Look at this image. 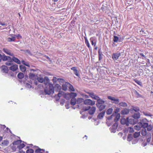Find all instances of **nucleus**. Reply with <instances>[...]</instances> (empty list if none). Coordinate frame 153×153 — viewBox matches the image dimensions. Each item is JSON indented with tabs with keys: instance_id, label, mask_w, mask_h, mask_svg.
Masks as SVG:
<instances>
[{
	"instance_id": "40",
	"label": "nucleus",
	"mask_w": 153,
	"mask_h": 153,
	"mask_svg": "<svg viewBox=\"0 0 153 153\" xmlns=\"http://www.w3.org/2000/svg\"><path fill=\"white\" fill-rule=\"evenodd\" d=\"M113 111V109L111 108H109L106 111V114L108 115L111 114Z\"/></svg>"
},
{
	"instance_id": "56",
	"label": "nucleus",
	"mask_w": 153,
	"mask_h": 153,
	"mask_svg": "<svg viewBox=\"0 0 153 153\" xmlns=\"http://www.w3.org/2000/svg\"><path fill=\"white\" fill-rule=\"evenodd\" d=\"M65 100L64 99H62L60 100V104L61 105H63L64 103L65 102Z\"/></svg>"
},
{
	"instance_id": "55",
	"label": "nucleus",
	"mask_w": 153,
	"mask_h": 153,
	"mask_svg": "<svg viewBox=\"0 0 153 153\" xmlns=\"http://www.w3.org/2000/svg\"><path fill=\"white\" fill-rule=\"evenodd\" d=\"M90 108H91V107L88 106L87 107H84L83 109L85 111H87L89 110Z\"/></svg>"
},
{
	"instance_id": "45",
	"label": "nucleus",
	"mask_w": 153,
	"mask_h": 153,
	"mask_svg": "<svg viewBox=\"0 0 153 153\" xmlns=\"http://www.w3.org/2000/svg\"><path fill=\"white\" fill-rule=\"evenodd\" d=\"M69 89L72 91H75V89L73 87V86L70 84V85H68V86Z\"/></svg>"
},
{
	"instance_id": "52",
	"label": "nucleus",
	"mask_w": 153,
	"mask_h": 153,
	"mask_svg": "<svg viewBox=\"0 0 153 153\" xmlns=\"http://www.w3.org/2000/svg\"><path fill=\"white\" fill-rule=\"evenodd\" d=\"M9 62H6L5 64L7 66H11L12 64V61H8Z\"/></svg>"
},
{
	"instance_id": "7",
	"label": "nucleus",
	"mask_w": 153,
	"mask_h": 153,
	"mask_svg": "<svg viewBox=\"0 0 153 153\" xmlns=\"http://www.w3.org/2000/svg\"><path fill=\"white\" fill-rule=\"evenodd\" d=\"M121 54V53L119 52L114 53L112 55V58L114 61L117 60L119 57L120 56Z\"/></svg>"
},
{
	"instance_id": "13",
	"label": "nucleus",
	"mask_w": 153,
	"mask_h": 153,
	"mask_svg": "<svg viewBox=\"0 0 153 153\" xmlns=\"http://www.w3.org/2000/svg\"><path fill=\"white\" fill-rule=\"evenodd\" d=\"M140 132L141 135L143 136H146V135H147V134L149 133L147 132L146 129L145 128H143L141 131L140 132Z\"/></svg>"
},
{
	"instance_id": "49",
	"label": "nucleus",
	"mask_w": 153,
	"mask_h": 153,
	"mask_svg": "<svg viewBox=\"0 0 153 153\" xmlns=\"http://www.w3.org/2000/svg\"><path fill=\"white\" fill-rule=\"evenodd\" d=\"M88 94H89L90 97L92 98H93V97L94 96V94L93 92H90V93H88Z\"/></svg>"
},
{
	"instance_id": "21",
	"label": "nucleus",
	"mask_w": 153,
	"mask_h": 153,
	"mask_svg": "<svg viewBox=\"0 0 153 153\" xmlns=\"http://www.w3.org/2000/svg\"><path fill=\"white\" fill-rule=\"evenodd\" d=\"M120 117V114H117L114 115V121L115 122H117V121L119 120Z\"/></svg>"
},
{
	"instance_id": "10",
	"label": "nucleus",
	"mask_w": 153,
	"mask_h": 153,
	"mask_svg": "<svg viewBox=\"0 0 153 153\" xmlns=\"http://www.w3.org/2000/svg\"><path fill=\"white\" fill-rule=\"evenodd\" d=\"M18 69V65L15 64H13L9 68V69L13 71H15L17 70Z\"/></svg>"
},
{
	"instance_id": "3",
	"label": "nucleus",
	"mask_w": 153,
	"mask_h": 153,
	"mask_svg": "<svg viewBox=\"0 0 153 153\" xmlns=\"http://www.w3.org/2000/svg\"><path fill=\"white\" fill-rule=\"evenodd\" d=\"M37 71L34 70H32L31 72L30 73L29 75L30 78L33 80H34V81L36 80L38 76Z\"/></svg>"
},
{
	"instance_id": "32",
	"label": "nucleus",
	"mask_w": 153,
	"mask_h": 153,
	"mask_svg": "<svg viewBox=\"0 0 153 153\" xmlns=\"http://www.w3.org/2000/svg\"><path fill=\"white\" fill-rule=\"evenodd\" d=\"M16 37L15 36H12L11 38L9 37L7 39V41L8 42H11L14 41L15 40Z\"/></svg>"
},
{
	"instance_id": "9",
	"label": "nucleus",
	"mask_w": 153,
	"mask_h": 153,
	"mask_svg": "<svg viewBox=\"0 0 153 153\" xmlns=\"http://www.w3.org/2000/svg\"><path fill=\"white\" fill-rule=\"evenodd\" d=\"M36 80H36L34 82V84L36 85H37L38 84V82L40 83H42L44 82V79L42 77H39L38 76H37V78L36 79Z\"/></svg>"
},
{
	"instance_id": "62",
	"label": "nucleus",
	"mask_w": 153,
	"mask_h": 153,
	"mask_svg": "<svg viewBox=\"0 0 153 153\" xmlns=\"http://www.w3.org/2000/svg\"><path fill=\"white\" fill-rule=\"evenodd\" d=\"M133 109L135 111H137L139 110V108L137 107H134Z\"/></svg>"
},
{
	"instance_id": "34",
	"label": "nucleus",
	"mask_w": 153,
	"mask_h": 153,
	"mask_svg": "<svg viewBox=\"0 0 153 153\" xmlns=\"http://www.w3.org/2000/svg\"><path fill=\"white\" fill-rule=\"evenodd\" d=\"M120 106H122L123 107H126L127 106V104L126 103L124 102H121L119 103Z\"/></svg>"
},
{
	"instance_id": "53",
	"label": "nucleus",
	"mask_w": 153,
	"mask_h": 153,
	"mask_svg": "<svg viewBox=\"0 0 153 153\" xmlns=\"http://www.w3.org/2000/svg\"><path fill=\"white\" fill-rule=\"evenodd\" d=\"M135 82L139 85H140L142 84L141 82L138 80L135 79L134 80Z\"/></svg>"
},
{
	"instance_id": "50",
	"label": "nucleus",
	"mask_w": 153,
	"mask_h": 153,
	"mask_svg": "<svg viewBox=\"0 0 153 153\" xmlns=\"http://www.w3.org/2000/svg\"><path fill=\"white\" fill-rule=\"evenodd\" d=\"M134 94L137 97H142L141 95L139 94V93L136 90H135Z\"/></svg>"
},
{
	"instance_id": "12",
	"label": "nucleus",
	"mask_w": 153,
	"mask_h": 153,
	"mask_svg": "<svg viewBox=\"0 0 153 153\" xmlns=\"http://www.w3.org/2000/svg\"><path fill=\"white\" fill-rule=\"evenodd\" d=\"M105 111H102L101 113H100L97 116V119H102L104 116L105 115Z\"/></svg>"
},
{
	"instance_id": "5",
	"label": "nucleus",
	"mask_w": 153,
	"mask_h": 153,
	"mask_svg": "<svg viewBox=\"0 0 153 153\" xmlns=\"http://www.w3.org/2000/svg\"><path fill=\"white\" fill-rule=\"evenodd\" d=\"M107 98L108 99L111 101L112 102L116 104H118L119 102V99L116 97L111 96H108Z\"/></svg>"
},
{
	"instance_id": "1",
	"label": "nucleus",
	"mask_w": 153,
	"mask_h": 153,
	"mask_svg": "<svg viewBox=\"0 0 153 153\" xmlns=\"http://www.w3.org/2000/svg\"><path fill=\"white\" fill-rule=\"evenodd\" d=\"M44 80L45 86L44 89L45 94L48 95L52 94L54 92V89L57 91L60 90L61 86L58 84H56L54 88L53 84L49 83V80L48 77H45Z\"/></svg>"
},
{
	"instance_id": "54",
	"label": "nucleus",
	"mask_w": 153,
	"mask_h": 153,
	"mask_svg": "<svg viewBox=\"0 0 153 153\" xmlns=\"http://www.w3.org/2000/svg\"><path fill=\"white\" fill-rule=\"evenodd\" d=\"M25 86L26 87L29 88H30L31 87V86L30 84L28 83H25Z\"/></svg>"
},
{
	"instance_id": "29",
	"label": "nucleus",
	"mask_w": 153,
	"mask_h": 153,
	"mask_svg": "<svg viewBox=\"0 0 153 153\" xmlns=\"http://www.w3.org/2000/svg\"><path fill=\"white\" fill-rule=\"evenodd\" d=\"M19 68L20 70L22 72L25 71L26 70V68L25 66L20 65H19Z\"/></svg>"
},
{
	"instance_id": "60",
	"label": "nucleus",
	"mask_w": 153,
	"mask_h": 153,
	"mask_svg": "<svg viewBox=\"0 0 153 153\" xmlns=\"http://www.w3.org/2000/svg\"><path fill=\"white\" fill-rule=\"evenodd\" d=\"M114 117V115L113 114H112L111 116H110L108 117V120H110L113 117Z\"/></svg>"
},
{
	"instance_id": "57",
	"label": "nucleus",
	"mask_w": 153,
	"mask_h": 153,
	"mask_svg": "<svg viewBox=\"0 0 153 153\" xmlns=\"http://www.w3.org/2000/svg\"><path fill=\"white\" fill-rule=\"evenodd\" d=\"M119 109L118 108H117L115 109L114 111V112L115 113V114H117V113L119 112Z\"/></svg>"
},
{
	"instance_id": "58",
	"label": "nucleus",
	"mask_w": 153,
	"mask_h": 153,
	"mask_svg": "<svg viewBox=\"0 0 153 153\" xmlns=\"http://www.w3.org/2000/svg\"><path fill=\"white\" fill-rule=\"evenodd\" d=\"M140 56H142V57H141V58L142 59H144L145 58H146V56H145V55L143 54V53H140Z\"/></svg>"
},
{
	"instance_id": "24",
	"label": "nucleus",
	"mask_w": 153,
	"mask_h": 153,
	"mask_svg": "<svg viewBox=\"0 0 153 153\" xmlns=\"http://www.w3.org/2000/svg\"><path fill=\"white\" fill-rule=\"evenodd\" d=\"M146 138L147 142L148 143L151 140V134L150 133H149L147 134V135L146 136Z\"/></svg>"
},
{
	"instance_id": "38",
	"label": "nucleus",
	"mask_w": 153,
	"mask_h": 153,
	"mask_svg": "<svg viewBox=\"0 0 153 153\" xmlns=\"http://www.w3.org/2000/svg\"><path fill=\"white\" fill-rule=\"evenodd\" d=\"M92 99L97 100V102H98V101H100V100H102V99H100L99 97L95 95L93 97Z\"/></svg>"
},
{
	"instance_id": "4",
	"label": "nucleus",
	"mask_w": 153,
	"mask_h": 153,
	"mask_svg": "<svg viewBox=\"0 0 153 153\" xmlns=\"http://www.w3.org/2000/svg\"><path fill=\"white\" fill-rule=\"evenodd\" d=\"M149 121L146 118L141 120L139 122L142 127L146 128L148 126Z\"/></svg>"
},
{
	"instance_id": "16",
	"label": "nucleus",
	"mask_w": 153,
	"mask_h": 153,
	"mask_svg": "<svg viewBox=\"0 0 153 153\" xmlns=\"http://www.w3.org/2000/svg\"><path fill=\"white\" fill-rule=\"evenodd\" d=\"M11 59L12 60V62L13 61L19 64H20L21 63L20 61L17 58L15 57V56H13Z\"/></svg>"
},
{
	"instance_id": "36",
	"label": "nucleus",
	"mask_w": 153,
	"mask_h": 153,
	"mask_svg": "<svg viewBox=\"0 0 153 153\" xmlns=\"http://www.w3.org/2000/svg\"><path fill=\"white\" fill-rule=\"evenodd\" d=\"M146 128H147V129L148 131H150L152 129L153 126L152 125H149L148 124V126L146 127Z\"/></svg>"
},
{
	"instance_id": "22",
	"label": "nucleus",
	"mask_w": 153,
	"mask_h": 153,
	"mask_svg": "<svg viewBox=\"0 0 153 153\" xmlns=\"http://www.w3.org/2000/svg\"><path fill=\"white\" fill-rule=\"evenodd\" d=\"M52 81L54 83H55L57 81H59V82H60L61 81H62V82H63L64 81V80L61 78L57 79L56 77H53V78L52 79Z\"/></svg>"
},
{
	"instance_id": "46",
	"label": "nucleus",
	"mask_w": 153,
	"mask_h": 153,
	"mask_svg": "<svg viewBox=\"0 0 153 153\" xmlns=\"http://www.w3.org/2000/svg\"><path fill=\"white\" fill-rule=\"evenodd\" d=\"M25 146V145L24 143H22L21 144H20L18 146H17V148H18V149H20L23 148Z\"/></svg>"
},
{
	"instance_id": "42",
	"label": "nucleus",
	"mask_w": 153,
	"mask_h": 153,
	"mask_svg": "<svg viewBox=\"0 0 153 153\" xmlns=\"http://www.w3.org/2000/svg\"><path fill=\"white\" fill-rule=\"evenodd\" d=\"M68 95L69 96L72 97V98H75L77 96V94L76 93L71 92L70 94H69Z\"/></svg>"
},
{
	"instance_id": "30",
	"label": "nucleus",
	"mask_w": 153,
	"mask_h": 153,
	"mask_svg": "<svg viewBox=\"0 0 153 153\" xmlns=\"http://www.w3.org/2000/svg\"><path fill=\"white\" fill-rule=\"evenodd\" d=\"M76 102V100L75 98H72L71 101V104L72 105H74Z\"/></svg>"
},
{
	"instance_id": "44",
	"label": "nucleus",
	"mask_w": 153,
	"mask_h": 153,
	"mask_svg": "<svg viewBox=\"0 0 153 153\" xmlns=\"http://www.w3.org/2000/svg\"><path fill=\"white\" fill-rule=\"evenodd\" d=\"M84 100L83 98H79L77 99L76 100V103L78 104L82 102H84Z\"/></svg>"
},
{
	"instance_id": "63",
	"label": "nucleus",
	"mask_w": 153,
	"mask_h": 153,
	"mask_svg": "<svg viewBox=\"0 0 153 153\" xmlns=\"http://www.w3.org/2000/svg\"><path fill=\"white\" fill-rule=\"evenodd\" d=\"M82 95L83 96V97H84L85 98H89V96L87 95L83 94H82Z\"/></svg>"
},
{
	"instance_id": "17",
	"label": "nucleus",
	"mask_w": 153,
	"mask_h": 153,
	"mask_svg": "<svg viewBox=\"0 0 153 153\" xmlns=\"http://www.w3.org/2000/svg\"><path fill=\"white\" fill-rule=\"evenodd\" d=\"M1 69L3 72L5 73H7L8 72V67L4 65H2L1 67Z\"/></svg>"
},
{
	"instance_id": "23",
	"label": "nucleus",
	"mask_w": 153,
	"mask_h": 153,
	"mask_svg": "<svg viewBox=\"0 0 153 153\" xmlns=\"http://www.w3.org/2000/svg\"><path fill=\"white\" fill-rule=\"evenodd\" d=\"M3 51L6 53L8 55H9L10 56H12L13 55V54L10 52V51L7 48H4L3 49Z\"/></svg>"
},
{
	"instance_id": "15",
	"label": "nucleus",
	"mask_w": 153,
	"mask_h": 153,
	"mask_svg": "<svg viewBox=\"0 0 153 153\" xmlns=\"http://www.w3.org/2000/svg\"><path fill=\"white\" fill-rule=\"evenodd\" d=\"M2 59L4 61H5L6 60H7L8 61H12L11 58L10 56H6L5 55L3 57H2Z\"/></svg>"
},
{
	"instance_id": "26",
	"label": "nucleus",
	"mask_w": 153,
	"mask_h": 153,
	"mask_svg": "<svg viewBox=\"0 0 153 153\" xmlns=\"http://www.w3.org/2000/svg\"><path fill=\"white\" fill-rule=\"evenodd\" d=\"M142 127L140 124H139V123H138L136 125L134 126V129L138 131Z\"/></svg>"
},
{
	"instance_id": "31",
	"label": "nucleus",
	"mask_w": 153,
	"mask_h": 153,
	"mask_svg": "<svg viewBox=\"0 0 153 153\" xmlns=\"http://www.w3.org/2000/svg\"><path fill=\"white\" fill-rule=\"evenodd\" d=\"M90 40L91 42L92 45H94V46H95L96 45L95 39L93 37H91L90 39Z\"/></svg>"
},
{
	"instance_id": "47",
	"label": "nucleus",
	"mask_w": 153,
	"mask_h": 153,
	"mask_svg": "<svg viewBox=\"0 0 153 153\" xmlns=\"http://www.w3.org/2000/svg\"><path fill=\"white\" fill-rule=\"evenodd\" d=\"M127 131H129L130 133H131L134 131L133 128L131 127H128L127 129Z\"/></svg>"
},
{
	"instance_id": "35",
	"label": "nucleus",
	"mask_w": 153,
	"mask_h": 153,
	"mask_svg": "<svg viewBox=\"0 0 153 153\" xmlns=\"http://www.w3.org/2000/svg\"><path fill=\"white\" fill-rule=\"evenodd\" d=\"M119 38L117 36H114L113 41L114 42L117 43L119 41Z\"/></svg>"
},
{
	"instance_id": "11",
	"label": "nucleus",
	"mask_w": 153,
	"mask_h": 153,
	"mask_svg": "<svg viewBox=\"0 0 153 153\" xmlns=\"http://www.w3.org/2000/svg\"><path fill=\"white\" fill-rule=\"evenodd\" d=\"M127 119L128 120V124L129 123L131 124H134L136 123L137 122L136 119H135L132 117L130 119H129V117H127Z\"/></svg>"
},
{
	"instance_id": "2",
	"label": "nucleus",
	"mask_w": 153,
	"mask_h": 153,
	"mask_svg": "<svg viewBox=\"0 0 153 153\" xmlns=\"http://www.w3.org/2000/svg\"><path fill=\"white\" fill-rule=\"evenodd\" d=\"M106 103L102 99L97 102L96 105L100 111H102L105 108Z\"/></svg>"
},
{
	"instance_id": "14",
	"label": "nucleus",
	"mask_w": 153,
	"mask_h": 153,
	"mask_svg": "<svg viewBox=\"0 0 153 153\" xmlns=\"http://www.w3.org/2000/svg\"><path fill=\"white\" fill-rule=\"evenodd\" d=\"M121 123L122 124H126V126H128V120L127 119V118L126 119H125L124 118H122L120 121Z\"/></svg>"
},
{
	"instance_id": "27",
	"label": "nucleus",
	"mask_w": 153,
	"mask_h": 153,
	"mask_svg": "<svg viewBox=\"0 0 153 153\" xmlns=\"http://www.w3.org/2000/svg\"><path fill=\"white\" fill-rule=\"evenodd\" d=\"M9 143V142L7 140H4L2 142L1 145L2 146H7L8 145Z\"/></svg>"
},
{
	"instance_id": "59",
	"label": "nucleus",
	"mask_w": 153,
	"mask_h": 153,
	"mask_svg": "<svg viewBox=\"0 0 153 153\" xmlns=\"http://www.w3.org/2000/svg\"><path fill=\"white\" fill-rule=\"evenodd\" d=\"M74 74H75L76 76H79V74L78 73V71L77 70H75L74 71Z\"/></svg>"
},
{
	"instance_id": "64",
	"label": "nucleus",
	"mask_w": 153,
	"mask_h": 153,
	"mask_svg": "<svg viewBox=\"0 0 153 153\" xmlns=\"http://www.w3.org/2000/svg\"><path fill=\"white\" fill-rule=\"evenodd\" d=\"M146 145H147V143L145 142H143V143L142 144V145L144 147L146 146Z\"/></svg>"
},
{
	"instance_id": "6",
	"label": "nucleus",
	"mask_w": 153,
	"mask_h": 153,
	"mask_svg": "<svg viewBox=\"0 0 153 153\" xmlns=\"http://www.w3.org/2000/svg\"><path fill=\"white\" fill-rule=\"evenodd\" d=\"M84 103L86 105H93L95 104V101L90 99H86L84 101Z\"/></svg>"
},
{
	"instance_id": "37",
	"label": "nucleus",
	"mask_w": 153,
	"mask_h": 153,
	"mask_svg": "<svg viewBox=\"0 0 153 153\" xmlns=\"http://www.w3.org/2000/svg\"><path fill=\"white\" fill-rule=\"evenodd\" d=\"M17 76L19 79H22L24 77V75L23 73L20 72L18 74Z\"/></svg>"
},
{
	"instance_id": "25",
	"label": "nucleus",
	"mask_w": 153,
	"mask_h": 153,
	"mask_svg": "<svg viewBox=\"0 0 153 153\" xmlns=\"http://www.w3.org/2000/svg\"><path fill=\"white\" fill-rule=\"evenodd\" d=\"M132 117L136 119L137 121V119L140 117V114L139 113L137 112L136 113L134 114L133 115Z\"/></svg>"
},
{
	"instance_id": "51",
	"label": "nucleus",
	"mask_w": 153,
	"mask_h": 153,
	"mask_svg": "<svg viewBox=\"0 0 153 153\" xmlns=\"http://www.w3.org/2000/svg\"><path fill=\"white\" fill-rule=\"evenodd\" d=\"M34 152V151L32 149H29L26 151L27 153H33Z\"/></svg>"
},
{
	"instance_id": "19",
	"label": "nucleus",
	"mask_w": 153,
	"mask_h": 153,
	"mask_svg": "<svg viewBox=\"0 0 153 153\" xmlns=\"http://www.w3.org/2000/svg\"><path fill=\"white\" fill-rule=\"evenodd\" d=\"M129 112V110L126 108H125L122 110L121 112V114H127Z\"/></svg>"
},
{
	"instance_id": "43",
	"label": "nucleus",
	"mask_w": 153,
	"mask_h": 153,
	"mask_svg": "<svg viewBox=\"0 0 153 153\" xmlns=\"http://www.w3.org/2000/svg\"><path fill=\"white\" fill-rule=\"evenodd\" d=\"M84 38L85 39V44H86L87 47L88 48H89L90 47V45L88 40L86 37H84Z\"/></svg>"
},
{
	"instance_id": "41",
	"label": "nucleus",
	"mask_w": 153,
	"mask_h": 153,
	"mask_svg": "<svg viewBox=\"0 0 153 153\" xmlns=\"http://www.w3.org/2000/svg\"><path fill=\"white\" fill-rule=\"evenodd\" d=\"M140 134V132H135L133 134V137L134 138H136L139 137Z\"/></svg>"
},
{
	"instance_id": "20",
	"label": "nucleus",
	"mask_w": 153,
	"mask_h": 153,
	"mask_svg": "<svg viewBox=\"0 0 153 153\" xmlns=\"http://www.w3.org/2000/svg\"><path fill=\"white\" fill-rule=\"evenodd\" d=\"M96 110V108L93 106L90 109L89 111V114L90 115L93 114Z\"/></svg>"
},
{
	"instance_id": "33",
	"label": "nucleus",
	"mask_w": 153,
	"mask_h": 153,
	"mask_svg": "<svg viewBox=\"0 0 153 153\" xmlns=\"http://www.w3.org/2000/svg\"><path fill=\"white\" fill-rule=\"evenodd\" d=\"M64 94V93L62 91L59 92V93L58 94V98H56V101H58L59 99V97L62 96V95H63Z\"/></svg>"
},
{
	"instance_id": "18",
	"label": "nucleus",
	"mask_w": 153,
	"mask_h": 153,
	"mask_svg": "<svg viewBox=\"0 0 153 153\" xmlns=\"http://www.w3.org/2000/svg\"><path fill=\"white\" fill-rule=\"evenodd\" d=\"M68 85H70V83L68 82H66L65 84L62 85V89L64 91H66L67 89V87L68 86Z\"/></svg>"
},
{
	"instance_id": "28",
	"label": "nucleus",
	"mask_w": 153,
	"mask_h": 153,
	"mask_svg": "<svg viewBox=\"0 0 153 153\" xmlns=\"http://www.w3.org/2000/svg\"><path fill=\"white\" fill-rule=\"evenodd\" d=\"M100 51V49H99L98 53L99 60H100L102 59V56L103 55V54L102 53V52Z\"/></svg>"
},
{
	"instance_id": "61",
	"label": "nucleus",
	"mask_w": 153,
	"mask_h": 153,
	"mask_svg": "<svg viewBox=\"0 0 153 153\" xmlns=\"http://www.w3.org/2000/svg\"><path fill=\"white\" fill-rule=\"evenodd\" d=\"M131 135L129 134L128 135V138H127V140L128 141H130L131 140L132 137H131Z\"/></svg>"
},
{
	"instance_id": "48",
	"label": "nucleus",
	"mask_w": 153,
	"mask_h": 153,
	"mask_svg": "<svg viewBox=\"0 0 153 153\" xmlns=\"http://www.w3.org/2000/svg\"><path fill=\"white\" fill-rule=\"evenodd\" d=\"M44 151L45 150L44 149H41L40 148H39L35 150V152L37 153H39V152H41V151Z\"/></svg>"
},
{
	"instance_id": "39",
	"label": "nucleus",
	"mask_w": 153,
	"mask_h": 153,
	"mask_svg": "<svg viewBox=\"0 0 153 153\" xmlns=\"http://www.w3.org/2000/svg\"><path fill=\"white\" fill-rule=\"evenodd\" d=\"M22 141L20 140H17L14 141L13 143V144L14 145H17L21 143Z\"/></svg>"
},
{
	"instance_id": "8",
	"label": "nucleus",
	"mask_w": 153,
	"mask_h": 153,
	"mask_svg": "<svg viewBox=\"0 0 153 153\" xmlns=\"http://www.w3.org/2000/svg\"><path fill=\"white\" fill-rule=\"evenodd\" d=\"M118 126V122H115L110 128V131L111 132L114 133L116 132L117 128Z\"/></svg>"
}]
</instances>
